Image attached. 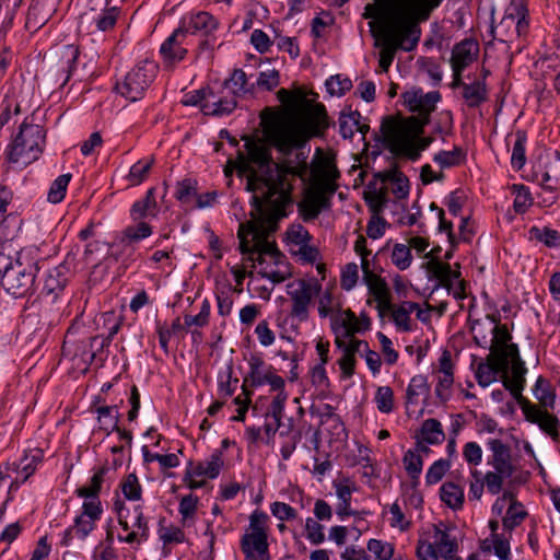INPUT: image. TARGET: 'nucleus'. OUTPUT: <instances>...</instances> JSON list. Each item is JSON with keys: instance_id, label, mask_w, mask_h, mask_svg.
I'll list each match as a JSON object with an SVG mask.
<instances>
[{"instance_id": "nucleus-1", "label": "nucleus", "mask_w": 560, "mask_h": 560, "mask_svg": "<svg viewBox=\"0 0 560 560\" xmlns=\"http://www.w3.org/2000/svg\"><path fill=\"white\" fill-rule=\"evenodd\" d=\"M246 190L252 192V219L238 226L240 249L249 254L256 262L257 272L273 284L281 283L292 276L291 266L276 244L268 240L278 220L287 215L285 208L292 203L291 178L302 176L307 165H290L273 162L270 148L266 143L248 140Z\"/></svg>"}, {"instance_id": "nucleus-2", "label": "nucleus", "mask_w": 560, "mask_h": 560, "mask_svg": "<svg viewBox=\"0 0 560 560\" xmlns=\"http://www.w3.org/2000/svg\"><path fill=\"white\" fill-rule=\"evenodd\" d=\"M402 98L409 110L417 116L386 117L381 125L383 143L393 154L417 161L421 152L433 142V138L422 137V133L431 113L441 101V94L438 91L424 93L421 89H413L405 92Z\"/></svg>"}, {"instance_id": "nucleus-3", "label": "nucleus", "mask_w": 560, "mask_h": 560, "mask_svg": "<svg viewBox=\"0 0 560 560\" xmlns=\"http://www.w3.org/2000/svg\"><path fill=\"white\" fill-rule=\"evenodd\" d=\"M442 0H382L378 13L383 22L385 46L380 66L387 71L398 49L413 50L421 36L420 22L427 21Z\"/></svg>"}, {"instance_id": "nucleus-4", "label": "nucleus", "mask_w": 560, "mask_h": 560, "mask_svg": "<svg viewBox=\"0 0 560 560\" xmlns=\"http://www.w3.org/2000/svg\"><path fill=\"white\" fill-rule=\"evenodd\" d=\"M281 102L292 101V112L288 117L277 118L265 128L270 145L283 154L301 148L308 139L323 136L328 128V117L323 104L313 103L304 94L291 96L288 90L278 91Z\"/></svg>"}, {"instance_id": "nucleus-5", "label": "nucleus", "mask_w": 560, "mask_h": 560, "mask_svg": "<svg viewBox=\"0 0 560 560\" xmlns=\"http://www.w3.org/2000/svg\"><path fill=\"white\" fill-rule=\"evenodd\" d=\"M511 376L501 374L503 386L511 393L520 405L526 421L537 424L539 429L551 438L553 442L560 441V421L553 413H547L538 409L535 404H532L525 398L522 392L525 388L527 369L525 362L517 361L510 364ZM509 372V370L506 371Z\"/></svg>"}, {"instance_id": "nucleus-6", "label": "nucleus", "mask_w": 560, "mask_h": 560, "mask_svg": "<svg viewBox=\"0 0 560 560\" xmlns=\"http://www.w3.org/2000/svg\"><path fill=\"white\" fill-rule=\"evenodd\" d=\"M16 261L14 268L2 279L1 283L9 294L14 298H22L32 293L38 271L35 249H20Z\"/></svg>"}, {"instance_id": "nucleus-7", "label": "nucleus", "mask_w": 560, "mask_h": 560, "mask_svg": "<svg viewBox=\"0 0 560 560\" xmlns=\"http://www.w3.org/2000/svg\"><path fill=\"white\" fill-rule=\"evenodd\" d=\"M45 130L39 125L23 122L12 144L9 145L8 160L11 163L28 165L43 152Z\"/></svg>"}, {"instance_id": "nucleus-8", "label": "nucleus", "mask_w": 560, "mask_h": 560, "mask_svg": "<svg viewBox=\"0 0 560 560\" xmlns=\"http://www.w3.org/2000/svg\"><path fill=\"white\" fill-rule=\"evenodd\" d=\"M269 516L255 510L249 516V524L241 538V550L245 560H269L268 545Z\"/></svg>"}, {"instance_id": "nucleus-9", "label": "nucleus", "mask_w": 560, "mask_h": 560, "mask_svg": "<svg viewBox=\"0 0 560 560\" xmlns=\"http://www.w3.org/2000/svg\"><path fill=\"white\" fill-rule=\"evenodd\" d=\"M337 175L338 172L335 168L327 167L325 182L306 190L303 199L298 203V211L303 221H313L323 210L330 208V198L336 191V185L331 183V179H335Z\"/></svg>"}, {"instance_id": "nucleus-10", "label": "nucleus", "mask_w": 560, "mask_h": 560, "mask_svg": "<svg viewBox=\"0 0 560 560\" xmlns=\"http://www.w3.org/2000/svg\"><path fill=\"white\" fill-rule=\"evenodd\" d=\"M159 67L154 61L143 60L136 65L116 83V91L130 102L140 101L158 74Z\"/></svg>"}, {"instance_id": "nucleus-11", "label": "nucleus", "mask_w": 560, "mask_h": 560, "mask_svg": "<svg viewBox=\"0 0 560 560\" xmlns=\"http://www.w3.org/2000/svg\"><path fill=\"white\" fill-rule=\"evenodd\" d=\"M114 509L117 513L119 526L125 532H128L125 537L118 536L119 541L127 544H141L148 539L149 525L143 515L141 505H136L131 511L125 506L122 501L116 500Z\"/></svg>"}, {"instance_id": "nucleus-12", "label": "nucleus", "mask_w": 560, "mask_h": 560, "mask_svg": "<svg viewBox=\"0 0 560 560\" xmlns=\"http://www.w3.org/2000/svg\"><path fill=\"white\" fill-rule=\"evenodd\" d=\"M322 285L316 280L295 279L287 284V294L292 305L290 316L299 323L306 322L313 298L319 294Z\"/></svg>"}, {"instance_id": "nucleus-13", "label": "nucleus", "mask_w": 560, "mask_h": 560, "mask_svg": "<svg viewBox=\"0 0 560 560\" xmlns=\"http://www.w3.org/2000/svg\"><path fill=\"white\" fill-rule=\"evenodd\" d=\"M424 267L431 278L436 279L440 285L446 288L448 292L452 291L455 299L465 298V284L459 279L458 270H453L447 262L434 257H430Z\"/></svg>"}, {"instance_id": "nucleus-14", "label": "nucleus", "mask_w": 560, "mask_h": 560, "mask_svg": "<svg viewBox=\"0 0 560 560\" xmlns=\"http://www.w3.org/2000/svg\"><path fill=\"white\" fill-rule=\"evenodd\" d=\"M237 102L231 92L219 83L206 86L202 113L208 116L223 117L236 108Z\"/></svg>"}, {"instance_id": "nucleus-15", "label": "nucleus", "mask_w": 560, "mask_h": 560, "mask_svg": "<svg viewBox=\"0 0 560 560\" xmlns=\"http://www.w3.org/2000/svg\"><path fill=\"white\" fill-rule=\"evenodd\" d=\"M192 40L179 27L162 43L160 54L165 67H174L185 59Z\"/></svg>"}, {"instance_id": "nucleus-16", "label": "nucleus", "mask_w": 560, "mask_h": 560, "mask_svg": "<svg viewBox=\"0 0 560 560\" xmlns=\"http://www.w3.org/2000/svg\"><path fill=\"white\" fill-rule=\"evenodd\" d=\"M330 325L335 337L349 338L354 336V334L368 330L371 320L365 315H361V317L358 318L350 310H338L336 315H332Z\"/></svg>"}, {"instance_id": "nucleus-17", "label": "nucleus", "mask_w": 560, "mask_h": 560, "mask_svg": "<svg viewBox=\"0 0 560 560\" xmlns=\"http://www.w3.org/2000/svg\"><path fill=\"white\" fill-rule=\"evenodd\" d=\"M436 378L435 395L445 402L451 398L454 383V364L451 352L444 350L439 359V366L434 371Z\"/></svg>"}, {"instance_id": "nucleus-18", "label": "nucleus", "mask_w": 560, "mask_h": 560, "mask_svg": "<svg viewBox=\"0 0 560 560\" xmlns=\"http://www.w3.org/2000/svg\"><path fill=\"white\" fill-rule=\"evenodd\" d=\"M42 458L43 452L38 448H33L26 451L19 460L7 463L5 469L16 474L11 482V488H18L20 483L25 482L34 474Z\"/></svg>"}, {"instance_id": "nucleus-19", "label": "nucleus", "mask_w": 560, "mask_h": 560, "mask_svg": "<svg viewBox=\"0 0 560 560\" xmlns=\"http://www.w3.org/2000/svg\"><path fill=\"white\" fill-rule=\"evenodd\" d=\"M491 455L487 459V464L494 470L500 471L505 476H513L516 471V466L513 463L511 448L499 439H490L487 442Z\"/></svg>"}, {"instance_id": "nucleus-20", "label": "nucleus", "mask_w": 560, "mask_h": 560, "mask_svg": "<svg viewBox=\"0 0 560 560\" xmlns=\"http://www.w3.org/2000/svg\"><path fill=\"white\" fill-rule=\"evenodd\" d=\"M218 20L206 11H199L184 16L180 20L179 28L192 40L197 34L207 36L217 30Z\"/></svg>"}, {"instance_id": "nucleus-21", "label": "nucleus", "mask_w": 560, "mask_h": 560, "mask_svg": "<svg viewBox=\"0 0 560 560\" xmlns=\"http://www.w3.org/2000/svg\"><path fill=\"white\" fill-rule=\"evenodd\" d=\"M70 273L71 270L67 262H62L49 269L44 279L42 295L49 298L51 302H55L63 291L70 278Z\"/></svg>"}, {"instance_id": "nucleus-22", "label": "nucleus", "mask_w": 560, "mask_h": 560, "mask_svg": "<svg viewBox=\"0 0 560 560\" xmlns=\"http://www.w3.org/2000/svg\"><path fill=\"white\" fill-rule=\"evenodd\" d=\"M224 465L222 451L214 450L205 460L198 463L189 462L187 464V478L190 476H201V478L215 479Z\"/></svg>"}, {"instance_id": "nucleus-23", "label": "nucleus", "mask_w": 560, "mask_h": 560, "mask_svg": "<svg viewBox=\"0 0 560 560\" xmlns=\"http://www.w3.org/2000/svg\"><path fill=\"white\" fill-rule=\"evenodd\" d=\"M536 176L544 190L560 189V155L558 152L546 155L542 168L536 173Z\"/></svg>"}, {"instance_id": "nucleus-24", "label": "nucleus", "mask_w": 560, "mask_h": 560, "mask_svg": "<svg viewBox=\"0 0 560 560\" xmlns=\"http://www.w3.org/2000/svg\"><path fill=\"white\" fill-rule=\"evenodd\" d=\"M160 212L156 201L155 188H150L143 198L135 201L130 208V219L132 222H148L154 219Z\"/></svg>"}, {"instance_id": "nucleus-25", "label": "nucleus", "mask_w": 560, "mask_h": 560, "mask_svg": "<svg viewBox=\"0 0 560 560\" xmlns=\"http://www.w3.org/2000/svg\"><path fill=\"white\" fill-rule=\"evenodd\" d=\"M118 14L119 12L115 7L103 10L101 13H96L92 10L91 12L81 15L80 27H83L84 24H89V30L91 32L109 31L115 26Z\"/></svg>"}, {"instance_id": "nucleus-26", "label": "nucleus", "mask_w": 560, "mask_h": 560, "mask_svg": "<svg viewBox=\"0 0 560 560\" xmlns=\"http://www.w3.org/2000/svg\"><path fill=\"white\" fill-rule=\"evenodd\" d=\"M334 488L339 500L336 513L341 520L350 515L368 514L365 511H353L350 506L352 493L357 490L353 482H351L349 479L334 481Z\"/></svg>"}, {"instance_id": "nucleus-27", "label": "nucleus", "mask_w": 560, "mask_h": 560, "mask_svg": "<svg viewBox=\"0 0 560 560\" xmlns=\"http://www.w3.org/2000/svg\"><path fill=\"white\" fill-rule=\"evenodd\" d=\"M479 45L472 39H464L456 44L452 50V69L464 70L477 58Z\"/></svg>"}, {"instance_id": "nucleus-28", "label": "nucleus", "mask_w": 560, "mask_h": 560, "mask_svg": "<svg viewBox=\"0 0 560 560\" xmlns=\"http://www.w3.org/2000/svg\"><path fill=\"white\" fill-rule=\"evenodd\" d=\"M153 233L149 222H133L126 226L117 238V245L124 250L133 249V245L148 238Z\"/></svg>"}, {"instance_id": "nucleus-29", "label": "nucleus", "mask_w": 560, "mask_h": 560, "mask_svg": "<svg viewBox=\"0 0 560 560\" xmlns=\"http://www.w3.org/2000/svg\"><path fill=\"white\" fill-rule=\"evenodd\" d=\"M504 363H499L495 353H489L485 362L477 366L475 376L481 387H487L494 383L501 374H505Z\"/></svg>"}, {"instance_id": "nucleus-30", "label": "nucleus", "mask_w": 560, "mask_h": 560, "mask_svg": "<svg viewBox=\"0 0 560 560\" xmlns=\"http://www.w3.org/2000/svg\"><path fill=\"white\" fill-rule=\"evenodd\" d=\"M386 308L390 311L396 328L404 332L412 330L410 314L417 311V316L420 317L421 313L420 305L410 301L404 302L398 306L390 304Z\"/></svg>"}, {"instance_id": "nucleus-31", "label": "nucleus", "mask_w": 560, "mask_h": 560, "mask_svg": "<svg viewBox=\"0 0 560 560\" xmlns=\"http://www.w3.org/2000/svg\"><path fill=\"white\" fill-rule=\"evenodd\" d=\"M497 318L493 315H487L486 319H477L471 325V334L476 345L483 349H489L493 330H495Z\"/></svg>"}, {"instance_id": "nucleus-32", "label": "nucleus", "mask_w": 560, "mask_h": 560, "mask_svg": "<svg viewBox=\"0 0 560 560\" xmlns=\"http://www.w3.org/2000/svg\"><path fill=\"white\" fill-rule=\"evenodd\" d=\"M533 394L538 400V405L535 406L541 411L551 413L550 410H553L556 406V393L551 385L544 377L539 376L536 380Z\"/></svg>"}, {"instance_id": "nucleus-33", "label": "nucleus", "mask_w": 560, "mask_h": 560, "mask_svg": "<svg viewBox=\"0 0 560 560\" xmlns=\"http://www.w3.org/2000/svg\"><path fill=\"white\" fill-rule=\"evenodd\" d=\"M462 96L469 108L479 107L488 98V89L485 80H475L463 84Z\"/></svg>"}, {"instance_id": "nucleus-34", "label": "nucleus", "mask_w": 560, "mask_h": 560, "mask_svg": "<svg viewBox=\"0 0 560 560\" xmlns=\"http://www.w3.org/2000/svg\"><path fill=\"white\" fill-rule=\"evenodd\" d=\"M51 8H47L46 0H33L26 18V28L38 30L47 23L50 18Z\"/></svg>"}, {"instance_id": "nucleus-35", "label": "nucleus", "mask_w": 560, "mask_h": 560, "mask_svg": "<svg viewBox=\"0 0 560 560\" xmlns=\"http://www.w3.org/2000/svg\"><path fill=\"white\" fill-rule=\"evenodd\" d=\"M363 281L366 284L370 293L377 301L378 307L390 306L389 291L384 279H382L378 275L374 273L364 277Z\"/></svg>"}, {"instance_id": "nucleus-36", "label": "nucleus", "mask_w": 560, "mask_h": 560, "mask_svg": "<svg viewBox=\"0 0 560 560\" xmlns=\"http://www.w3.org/2000/svg\"><path fill=\"white\" fill-rule=\"evenodd\" d=\"M249 372L248 375L244 380L245 385L247 382H250V385L254 387L264 385V380L266 375L272 371L271 365H267L265 361L258 355H252L248 360Z\"/></svg>"}, {"instance_id": "nucleus-37", "label": "nucleus", "mask_w": 560, "mask_h": 560, "mask_svg": "<svg viewBox=\"0 0 560 560\" xmlns=\"http://www.w3.org/2000/svg\"><path fill=\"white\" fill-rule=\"evenodd\" d=\"M420 451L427 452L429 448L419 442L416 451L408 450L402 457L405 469L412 480H418L422 472L423 459L419 453Z\"/></svg>"}, {"instance_id": "nucleus-38", "label": "nucleus", "mask_w": 560, "mask_h": 560, "mask_svg": "<svg viewBox=\"0 0 560 560\" xmlns=\"http://www.w3.org/2000/svg\"><path fill=\"white\" fill-rule=\"evenodd\" d=\"M97 420L100 422V429L104 430L109 434L113 431H119L118 422L120 413L118 406H101L96 409Z\"/></svg>"}, {"instance_id": "nucleus-39", "label": "nucleus", "mask_w": 560, "mask_h": 560, "mask_svg": "<svg viewBox=\"0 0 560 560\" xmlns=\"http://www.w3.org/2000/svg\"><path fill=\"white\" fill-rule=\"evenodd\" d=\"M441 500L452 510H460L464 504V490L454 482H445L440 489Z\"/></svg>"}, {"instance_id": "nucleus-40", "label": "nucleus", "mask_w": 560, "mask_h": 560, "mask_svg": "<svg viewBox=\"0 0 560 560\" xmlns=\"http://www.w3.org/2000/svg\"><path fill=\"white\" fill-rule=\"evenodd\" d=\"M108 469L106 467L100 468L94 472L90 482L75 490V494L83 499H100L98 494L104 482V477Z\"/></svg>"}, {"instance_id": "nucleus-41", "label": "nucleus", "mask_w": 560, "mask_h": 560, "mask_svg": "<svg viewBox=\"0 0 560 560\" xmlns=\"http://www.w3.org/2000/svg\"><path fill=\"white\" fill-rule=\"evenodd\" d=\"M198 192L197 180L192 178H185L177 183L175 189V198L187 208L192 207Z\"/></svg>"}, {"instance_id": "nucleus-42", "label": "nucleus", "mask_w": 560, "mask_h": 560, "mask_svg": "<svg viewBox=\"0 0 560 560\" xmlns=\"http://www.w3.org/2000/svg\"><path fill=\"white\" fill-rule=\"evenodd\" d=\"M22 225V221L16 215H8L0 221V248L13 246L12 241L16 237Z\"/></svg>"}, {"instance_id": "nucleus-43", "label": "nucleus", "mask_w": 560, "mask_h": 560, "mask_svg": "<svg viewBox=\"0 0 560 560\" xmlns=\"http://www.w3.org/2000/svg\"><path fill=\"white\" fill-rule=\"evenodd\" d=\"M420 432L422 440L428 444H440L445 438L441 422L433 418L423 421Z\"/></svg>"}, {"instance_id": "nucleus-44", "label": "nucleus", "mask_w": 560, "mask_h": 560, "mask_svg": "<svg viewBox=\"0 0 560 560\" xmlns=\"http://www.w3.org/2000/svg\"><path fill=\"white\" fill-rule=\"evenodd\" d=\"M246 83V73L242 69H235L229 79L219 84L229 90L236 100L238 96L249 92Z\"/></svg>"}, {"instance_id": "nucleus-45", "label": "nucleus", "mask_w": 560, "mask_h": 560, "mask_svg": "<svg viewBox=\"0 0 560 560\" xmlns=\"http://www.w3.org/2000/svg\"><path fill=\"white\" fill-rule=\"evenodd\" d=\"M383 180L389 183L390 191L396 198L402 199L408 196L410 189L409 180L402 173L397 171L388 172Z\"/></svg>"}, {"instance_id": "nucleus-46", "label": "nucleus", "mask_w": 560, "mask_h": 560, "mask_svg": "<svg viewBox=\"0 0 560 560\" xmlns=\"http://www.w3.org/2000/svg\"><path fill=\"white\" fill-rule=\"evenodd\" d=\"M361 114L358 110L341 113L338 119L339 132L345 139H351L359 129Z\"/></svg>"}, {"instance_id": "nucleus-47", "label": "nucleus", "mask_w": 560, "mask_h": 560, "mask_svg": "<svg viewBox=\"0 0 560 560\" xmlns=\"http://www.w3.org/2000/svg\"><path fill=\"white\" fill-rule=\"evenodd\" d=\"M434 546L442 558H448L457 550V542L454 538L440 528H435Z\"/></svg>"}, {"instance_id": "nucleus-48", "label": "nucleus", "mask_w": 560, "mask_h": 560, "mask_svg": "<svg viewBox=\"0 0 560 560\" xmlns=\"http://www.w3.org/2000/svg\"><path fill=\"white\" fill-rule=\"evenodd\" d=\"M526 141L527 137L524 131H516L515 132V141L512 149V155H511V164L513 168L521 170L526 162Z\"/></svg>"}, {"instance_id": "nucleus-49", "label": "nucleus", "mask_w": 560, "mask_h": 560, "mask_svg": "<svg viewBox=\"0 0 560 560\" xmlns=\"http://www.w3.org/2000/svg\"><path fill=\"white\" fill-rule=\"evenodd\" d=\"M392 264L399 270H406L412 262L410 246L406 244H395L390 255Z\"/></svg>"}, {"instance_id": "nucleus-50", "label": "nucleus", "mask_w": 560, "mask_h": 560, "mask_svg": "<svg viewBox=\"0 0 560 560\" xmlns=\"http://www.w3.org/2000/svg\"><path fill=\"white\" fill-rule=\"evenodd\" d=\"M124 497L129 501H140L142 487L136 474H129L119 485Z\"/></svg>"}, {"instance_id": "nucleus-51", "label": "nucleus", "mask_w": 560, "mask_h": 560, "mask_svg": "<svg viewBox=\"0 0 560 560\" xmlns=\"http://www.w3.org/2000/svg\"><path fill=\"white\" fill-rule=\"evenodd\" d=\"M71 179V174H62L58 176L48 190L47 200L51 203H59L63 200L67 187Z\"/></svg>"}, {"instance_id": "nucleus-52", "label": "nucleus", "mask_w": 560, "mask_h": 560, "mask_svg": "<svg viewBox=\"0 0 560 560\" xmlns=\"http://www.w3.org/2000/svg\"><path fill=\"white\" fill-rule=\"evenodd\" d=\"M530 238H535L541 243H544L548 247H558L560 246V234L552 229L549 228H537L533 226L529 230Z\"/></svg>"}, {"instance_id": "nucleus-53", "label": "nucleus", "mask_w": 560, "mask_h": 560, "mask_svg": "<svg viewBox=\"0 0 560 560\" xmlns=\"http://www.w3.org/2000/svg\"><path fill=\"white\" fill-rule=\"evenodd\" d=\"M491 353L497 354L498 362L504 363L505 372L509 370V366L513 362L522 361L518 347L515 343H508L499 349H492Z\"/></svg>"}, {"instance_id": "nucleus-54", "label": "nucleus", "mask_w": 560, "mask_h": 560, "mask_svg": "<svg viewBox=\"0 0 560 560\" xmlns=\"http://www.w3.org/2000/svg\"><path fill=\"white\" fill-rule=\"evenodd\" d=\"M526 515L527 513L523 509V505L516 501H513L506 511V515L503 518L504 528L508 530H513L523 522Z\"/></svg>"}, {"instance_id": "nucleus-55", "label": "nucleus", "mask_w": 560, "mask_h": 560, "mask_svg": "<svg viewBox=\"0 0 560 560\" xmlns=\"http://www.w3.org/2000/svg\"><path fill=\"white\" fill-rule=\"evenodd\" d=\"M20 249L13 246L0 248V279L2 280L16 265Z\"/></svg>"}, {"instance_id": "nucleus-56", "label": "nucleus", "mask_w": 560, "mask_h": 560, "mask_svg": "<svg viewBox=\"0 0 560 560\" xmlns=\"http://www.w3.org/2000/svg\"><path fill=\"white\" fill-rule=\"evenodd\" d=\"M374 401L383 413H390L394 409V392L389 386H380L376 389Z\"/></svg>"}, {"instance_id": "nucleus-57", "label": "nucleus", "mask_w": 560, "mask_h": 560, "mask_svg": "<svg viewBox=\"0 0 560 560\" xmlns=\"http://www.w3.org/2000/svg\"><path fill=\"white\" fill-rule=\"evenodd\" d=\"M514 197L513 208L517 213H524L533 203L528 187L524 185L512 186Z\"/></svg>"}, {"instance_id": "nucleus-58", "label": "nucleus", "mask_w": 560, "mask_h": 560, "mask_svg": "<svg viewBox=\"0 0 560 560\" xmlns=\"http://www.w3.org/2000/svg\"><path fill=\"white\" fill-rule=\"evenodd\" d=\"M153 160H139L135 163L128 174V179L132 185L141 184L147 177L152 167Z\"/></svg>"}, {"instance_id": "nucleus-59", "label": "nucleus", "mask_w": 560, "mask_h": 560, "mask_svg": "<svg viewBox=\"0 0 560 560\" xmlns=\"http://www.w3.org/2000/svg\"><path fill=\"white\" fill-rule=\"evenodd\" d=\"M451 468V463L447 459L441 458L435 460L425 474L427 485H435L442 480L444 475Z\"/></svg>"}, {"instance_id": "nucleus-60", "label": "nucleus", "mask_w": 560, "mask_h": 560, "mask_svg": "<svg viewBox=\"0 0 560 560\" xmlns=\"http://www.w3.org/2000/svg\"><path fill=\"white\" fill-rule=\"evenodd\" d=\"M339 310V303L334 298L331 291L323 292L318 300V314L320 317H332Z\"/></svg>"}, {"instance_id": "nucleus-61", "label": "nucleus", "mask_w": 560, "mask_h": 560, "mask_svg": "<svg viewBox=\"0 0 560 560\" xmlns=\"http://www.w3.org/2000/svg\"><path fill=\"white\" fill-rule=\"evenodd\" d=\"M326 89L330 95L341 96L352 88V82L349 78L340 74L331 75L326 80Z\"/></svg>"}, {"instance_id": "nucleus-62", "label": "nucleus", "mask_w": 560, "mask_h": 560, "mask_svg": "<svg viewBox=\"0 0 560 560\" xmlns=\"http://www.w3.org/2000/svg\"><path fill=\"white\" fill-rule=\"evenodd\" d=\"M347 338L343 337H335V343L338 349L342 352L349 351L350 354L355 355L357 353H363L364 350H368V342L364 340H359L352 337H349V341H346Z\"/></svg>"}, {"instance_id": "nucleus-63", "label": "nucleus", "mask_w": 560, "mask_h": 560, "mask_svg": "<svg viewBox=\"0 0 560 560\" xmlns=\"http://www.w3.org/2000/svg\"><path fill=\"white\" fill-rule=\"evenodd\" d=\"M511 478V476H505L498 470L487 471L482 478V482L487 490L491 494H499L503 489V482L505 479Z\"/></svg>"}, {"instance_id": "nucleus-64", "label": "nucleus", "mask_w": 560, "mask_h": 560, "mask_svg": "<svg viewBox=\"0 0 560 560\" xmlns=\"http://www.w3.org/2000/svg\"><path fill=\"white\" fill-rule=\"evenodd\" d=\"M366 547L378 560H390L394 556V546L389 542L373 538L368 541Z\"/></svg>"}]
</instances>
